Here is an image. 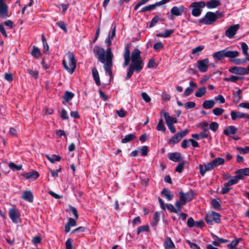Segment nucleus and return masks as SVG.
Instances as JSON below:
<instances>
[{"instance_id": "obj_1", "label": "nucleus", "mask_w": 249, "mask_h": 249, "mask_svg": "<svg viewBox=\"0 0 249 249\" xmlns=\"http://www.w3.org/2000/svg\"><path fill=\"white\" fill-rule=\"evenodd\" d=\"M238 55L239 53L238 51H228L227 50H221L213 54V57L217 60H221L225 57L233 58Z\"/></svg>"}, {"instance_id": "obj_2", "label": "nucleus", "mask_w": 249, "mask_h": 249, "mask_svg": "<svg viewBox=\"0 0 249 249\" xmlns=\"http://www.w3.org/2000/svg\"><path fill=\"white\" fill-rule=\"evenodd\" d=\"M106 60V63L104 65V68L106 72H107L111 77L112 75V58L113 54L111 52V49L108 48L106 51L105 54Z\"/></svg>"}, {"instance_id": "obj_3", "label": "nucleus", "mask_w": 249, "mask_h": 249, "mask_svg": "<svg viewBox=\"0 0 249 249\" xmlns=\"http://www.w3.org/2000/svg\"><path fill=\"white\" fill-rule=\"evenodd\" d=\"M68 56L69 58V66L67 65L65 60H63L62 63L65 69L70 73L72 74L76 68V60L74 55L72 53L69 52L68 53Z\"/></svg>"}, {"instance_id": "obj_4", "label": "nucleus", "mask_w": 249, "mask_h": 249, "mask_svg": "<svg viewBox=\"0 0 249 249\" xmlns=\"http://www.w3.org/2000/svg\"><path fill=\"white\" fill-rule=\"evenodd\" d=\"M220 216L219 213L212 211L206 214L205 220L207 224L213 225L220 222Z\"/></svg>"}, {"instance_id": "obj_5", "label": "nucleus", "mask_w": 249, "mask_h": 249, "mask_svg": "<svg viewBox=\"0 0 249 249\" xmlns=\"http://www.w3.org/2000/svg\"><path fill=\"white\" fill-rule=\"evenodd\" d=\"M217 18L218 17L215 13L212 12H208L203 18L199 20V22L200 23L206 25H212Z\"/></svg>"}, {"instance_id": "obj_6", "label": "nucleus", "mask_w": 249, "mask_h": 249, "mask_svg": "<svg viewBox=\"0 0 249 249\" xmlns=\"http://www.w3.org/2000/svg\"><path fill=\"white\" fill-rule=\"evenodd\" d=\"M179 195L180 203L183 205L193 199L195 193L192 190H190L186 193L181 191L179 192Z\"/></svg>"}, {"instance_id": "obj_7", "label": "nucleus", "mask_w": 249, "mask_h": 249, "mask_svg": "<svg viewBox=\"0 0 249 249\" xmlns=\"http://www.w3.org/2000/svg\"><path fill=\"white\" fill-rule=\"evenodd\" d=\"M206 5L204 1H200L197 2H194L190 5V7H193L192 14L194 17H198L201 12L200 8H204Z\"/></svg>"}, {"instance_id": "obj_8", "label": "nucleus", "mask_w": 249, "mask_h": 249, "mask_svg": "<svg viewBox=\"0 0 249 249\" xmlns=\"http://www.w3.org/2000/svg\"><path fill=\"white\" fill-rule=\"evenodd\" d=\"M93 52L98 61L105 65L106 62L105 50L99 46H95Z\"/></svg>"}, {"instance_id": "obj_9", "label": "nucleus", "mask_w": 249, "mask_h": 249, "mask_svg": "<svg viewBox=\"0 0 249 249\" xmlns=\"http://www.w3.org/2000/svg\"><path fill=\"white\" fill-rule=\"evenodd\" d=\"M9 216L13 222L18 223L20 219V214L18 210L13 208L9 210Z\"/></svg>"}, {"instance_id": "obj_10", "label": "nucleus", "mask_w": 249, "mask_h": 249, "mask_svg": "<svg viewBox=\"0 0 249 249\" xmlns=\"http://www.w3.org/2000/svg\"><path fill=\"white\" fill-rule=\"evenodd\" d=\"M209 61L208 58H205L197 62V66L199 71L201 72L207 71Z\"/></svg>"}, {"instance_id": "obj_11", "label": "nucleus", "mask_w": 249, "mask_h": 249, "mask_svg": "<svg viewBox=\"0 0 249 249\" xmlns=\"http://www.w3.org/2000/svg\"><path fill=\"white\" fill-rule=\"evenodd\" d=\"M239 28V24L231 26L225 31V36L229 38H232Z\"/></svg>"}, {"instance_id": "obj_12", "label": "nucleus", "mask_w": 249, "mask_h": 249, "mask_svg": "<svg viewBox=\"0 0 249 249\" xmlns=\"http://www.w3.org/2000/svg\"><path fill=\"white\" fill-rule=\"evenodd\" d=\"M8 7L3 0H0V18H5L8 17Z\"/></svg>"}, {"instance_id": "obj_13", "label": "nucleus", "mask_w": 249, "mask_h": 249, "mask_svg": "<svg viewBox=\"0 0 249 249\" xmlns=\"http://www.w3.org/2000/svg\"><path fill=\"white\" fill-rule=\"evenodd\" d=\"M186 9V8L182 5L179 7L174 6L171 8L170 12L172 16H180Z\"/></svg>"}, {"instance_id": "obj_14", "label": "nucleus", "mask_w": 249, "mask_h": 249, "mask_svg": "<svg viewBox=\"0 0 249 249\" xmlns=\"http://www.w3.org/2000/svg\"><path fill=\"white\" fill-rule=\"evenodd\" d=\"M129 67L135 70V71L140 72L143 67V60L140 59L132 62Z\"/></svg>"}, {"instance_id": "obj_15", "label": "nucleus", "mask_w": 249, "mask_h": 249, "mask_svg": "<svg viewBox=\"0 0 249 249\" xmlns=\"http://www.w3.org/2000/svg\"><path fill=\"white\" fill-rule=\"evenodd\" d=\"M229 71L232 73L236 74L245 75L248 74L247 68H244L239 67H233L229 70Z\"/></svg>"}, {"instance_id": "obj_16", "label": "nucleus", "mask_w": 249, "mask_h": 249, "mask_svg": "<svg viewBox=\"0 0 249 249\" xmlns=\"http://www.w3.org/2000/svg\"><path fill=\"white\" fill-rule=\"evenodd\" d=\"M231 116L232 120H236L239 118H247L249 120V114H245L241 112H235L232 111L231 112Z\"/></svg>"}, {"instance_id": "obj_17", "label": "nucleus", "mask_w": 249, "mask_h": 249, "mask_svg": "<svg viewBox=\"0 0 249 249\" xmlns=\"http://www.w3.org/2000/svg\"><path fill=\"white\" fill-rule=\"evenodd\" d=\"M130 52L129 49V46L127 44L124 49V65L127 66L129 64L130 61Z\"/></svg>"}, {"instance_id": "obj_18", "label": "nucleus", "mask_w": 249, "mask_h": 249, "mask_svg": "<svg viewBox=\"0 0 249 249\" xmlns=\"http://www.w3.org/2000/svg\"><path fill=\"white\" fill-rule=\"evenodd\" d=\"M199 169L200 175L202 176H204L207 171L211 170L212 169H213V167L211 165V163L209 162L207 164H199Z\"/></svg>"}, {"instance_id": "obj_19", "label": "nucleus", "mask_w": 249, "mask_h": 249, "mask_svg": "<svg viewBox=\"0 0 249 249\" xmlns=\"http://www.w3.org/2000/svg\"><path fill=\"white\" fill-rule=\"evenodd\" d=\"M21 197L27 202L31 203L33 202L34 196L31 191H23Z\"/></svg>"}, {"instance_id": "obj_20", "label": "nucleus", "mask_w": 249, "mask_h": 249, "mask_svg": "<svg viewBox=\"0 0 249 249\" xmlns=\"http://www.w3.org/2000/svg\"><path fill=\"white\" fill-rule=\"evenodd\" d=\"M168 157L171 160L174 162H179L182 159L181 154L178 152L169 153Z\"/></svg>"}, {"instance_id": "obj_21", "label": "nucleus", "mask_w": 249, "mask_h": 249, "mask_svg": "<svg viewBox=\"0 0 249 249\" xmlns=\"http://www.w3.org/2000/svg\"><path fill=\"white\" fill-rule=\"evenodd\" d=\"M22 175L27 179H36L39 176L38 172L33 171L28 173H23Z\"/></svg>"}, {"instance_id": "obj_22", "label": "nucleus", "mask_w": 249, "mask_h": 249, "mask_svg": "<svg viewBox=\"0 0 249 249\" xmlns=\"http://www.w3.org/2000/svg\"><path fill=\"white\" fill-rule=\"evenodd\" d=\"M190 87L186 88L184 92L183 95L185 97L190 95L194 91V88L197 87V85L193 81L189 83Z\"/></svg>"}, {"instance_id": "obj_23", "label": "nucleus", "mask_w": 249, "mask_h": 249, "mask_svg": "<svg viewBox=\"0 0 249 249\" xmlns=\"http://www.w3.org/2000/svg\"><path fill=\"white\" fill-rule=\"evenodd\" d=\"M76 220L74 218H70L68 219L67 224L65 226V231L69 232L71 230V227H74L76 225Z\"/></svg>"}, {"instance_id": "obj_24", "label": "nucleus", "mask_w": 249, "mask_h": 249, "mask_svg": "<svg viewBox=\"0 0 249 249\" xmlns=\"http://www.w3.org/2000/svg\"><path fill=\"white\" fill-rule=\"evenodd\" d=\"M235 174L239 175L241 177V179H243L245 176H249V168L239 169L236 171Z\"/></svg>"}, {"instance_id": "obj_25", "label": "nucleus", "mask_w": 249, "mask_h": 249, "mask_svg": "<svg viewBox=\"0 0 249 249\" xmlns=\"http://www.w3.org/2000/svg\"><path fill=\"white\" fill-rule=\"evenodd\" d=\"M241 93L242 90L240 89H239L236 91L233 92V102L234 103L237 104L241 101L242 98Z\"/></svg>"}, {"instance_id": "obj_26", "label": "nucleus", "mask_w": 249, "mask_h": 249, "mask_svg": "<svg viewBox=\"0 0 249 249\" xmlns=\"http://www.w3.org/2000/svg\"><path fill=\"white\" fill-rule=\"evenodd\" d=\"M141 59V52L138 49H135L131 53V61Z\"/></svg>"}, {"instance_id": "obj_27", "label": "nucleus", "mask_w": 249, "mask_h": 249, "mask_svg": "<svg viewBox=\"0 0 249 249\" xmlns=\"http://www.w3.org/2000/svg\"><path fill=\"white\" fill-rule=\"evenodd\" d=\"M161 195L166 198L168 201L171 200L174 197L171 192L167 189H163L161 192Z\"/></svg>"}, {"instance_id": "obj_28", "label": "nucleus", "mask_w": 249, "mask_h": 249, "mask_svg": "<svg viewBox=\"0 0 249 249\" xmlns=\"http://www.w3.org/2000/svg\"><path fill=\"white\" fill-rule=\"evenodd\" d=\"M164 248L165 249H175V246L172 241L171 238L167 237L165 239V241L164 243Z\"/></svg>"}, {"instance_id": "obj_29", "label": "nucleus", "mask_w": 249, "mask_h": 249, "mask_svg": "<svg viewBox=\"0 0 249 249\" xmlns=\"http://www.w3.org/2000/svg\"><path fill=\"white\" fill-rule=\"evenodd\" d=\"M237 131V129L234 126H229L223 131L225 135L228 136L230 134H234Z\"/></svg>"}, {"instance_id": "obj_30", "label": "nucleus", "mask_w": 249, "mask_h": 249, "mask_svg": "<svg viewBox=\"0 0 249 249\" xmlns=\"http://www.w3.org/2000/svg\"><path fill=\"white\" fill-rule=\"evenodd\" d=\"M220 5V2L219 0H210L206 4V6L209 9L216 8Z\"/></svg>"}, {"instance_id": "obj_31", "label": "nucleus", "mask_w": 249, "mask_h": 249, "mask_svg": "<svg viewBox=\"0 0 249 249\" xmlns=\"http://www.w3.org/2000/svg\"><path fill=\"white\" fill-rule=\"evenodd\" d=\"M215 104V102L213 100H205L204 101L202 106L205 109H211L213 107H214V106Z\"/></svg>"}, {"instance_id": "obj_32", "label": "nucleus", "mask_w": 249, "mask_h": 249, "mask_svg": "<svg viewBox=\"0 0 249 249\" xmlns=\"http://www.w3.org/2000/svg\"><path fill=\"white\" fill-rule=\"evenodd\" d=\"M92 74L93 78L97 86H100L101 85V82L100 80V77L99 73L98 71L96 68H93L92 70Z\"/></svg>"}, {"instance_id": "obj_33", "label": "nucleus", "mask_w": 249, "mask_h": 249, "mask_svg": "<svg viewBox=\"0 0 249 249\" xmlns=\"http://www.w3.org/2000/svg\"><path fill=\"white\" fill-rule=\"evenodd\" d=\"M241 179V177L237 174H236L235 176L226 182V185L231 186L235 184L238 182L239 180Z\"/></svg>"}, {"instance_id": "obj_34", "label": "nucleus", "mask_w": 249, "mask_h": 249, "mask_svg": "<svg viewBox=\"0 0 249 249\" xmlns=\"http://www.w3.org/2000/svg\"><path fill=\"white\" fill-rule=\"evenodd\" d=\"M225 160L224 159L221 158H216L214 159L213 160L210 162L211 163V165L213 166V167H216L218 165L222 164L224 163Z\"/></svg>"}, {"instance_id": "obj_35", "label": "nucleus", "mask_w": 249, "mask_h": 249, "mask_svg": "<svg viewBox=\"0 0 249 249\" xmlns=\"http://www.w3.org/2000/svg\"><path fill=\"white\" fill-rule=\"evenodd\" d=\"M163 115L166 123L167 120L169 121V123H171V124H176L178 122L176 118L171 117L168 112H164Z\"/></svg>"}, {"instance_id": "obj_36", "label": "nucleus", "mask_w": 249, "mask_h": 249, "mask_svg": "<svg viewBox=\"0 0 249 249\" xmlns=\"http://www.w3.org/2000/svg\"><path fill=\"white\" fill-rule=\"evenodd\" d=\"M174 32V30L173 29L171 30H166L165 31L164 33H160L157 34V36L160 37H169Z\"/></svg>"}, {"instance_id": "obj_37", "label": "nucleus", "mask_w": 249, "mask_h": 249, "mask_svg": "<svg viewBox=\"0 0 249 249\" xmlns=\"http://www.w3.org/2000/svg\"><path fill=\"white\" fill-rule=\"evenodd\" d=\"M206 92V88L205 87L203 86L198 89L195 93V95L197 97H201L204 95Z\"/></svg>"}, {"instance_id": "obj_38", "label": "nucleus", "mask_w": 249, "mask_h": 249, "mask_svg": "<svg viewBox=\"0 0 249 249\" xmlns=\"http://www.w3.org/2000/svg\"><path fill=\"white\" fill-rule=\"evenodd\" d=\"M47 159L52 163H54L55 161H59L61 160V157L56 155H53L51 157L48 155H45Z\"/></svg>"}, {"instance_id": "obj_39", "label": "nucleus", "mask_w": 249, "mask_h": 249, "mask_svg": "<svg viewBox=\"0 0 249 249\" xmlns=\"http://www.w3.org/2000/svg\"><path fill=\"white\" fill-rule=\"evenodd\" d=\"M157 6H159L157 3L156 2L155 4L150 5L148 6L143 7L140 11L141 13H144L147 11H149L155 9Z\"/></svg>"}, {"instance_id": "obj_40", "label": "nucleus", "mask_w": 249, "mask_h": 249, "mask_svg": "<svg viewBox=\"0 0 249 249\" xmlns=\"http://www.w3.org/2000/svg\"><path fill=\"white\" fill-rule=\"evenodd\" d=\"M31 54L33 56L37 58L40 57L41 56V53L39 49L36 46H34L33 47Z\"/></svg>"}, {"instance_id": "obj_41", "label": "nucleus", "mask_w": 249, "mask_h": 249, "mask_svg": "<svg viewBox=\"0 0 249 249\" xmlns=\"http://www.w3.org/2000/svg\"><path fill=\"white\" fill-rule=\"evenodd\" d=\"M181 139L178 134V133L175 135L173 137H172L171 139L169 141V143L170 144H173L175 143H177L179 142V141Z\"/></svg>"}, {"instance_id": "obj_42", "label": "nucleus", "mask_w": 249, "mask_h": 249, "mask_svg": "<svg viewBox=\"0 0 249 249\" xmlns=\"http://www.w3.org/2000/svg\"><path fill=\"white\" fill-rule=\"evenodd\" d=\"M74 94L72 92L66 91L64 93L63 98L66 102H68L69 101L72 99V98L74 97Z\"/></svg>"}, {"instance_id": "obj_43", "label": "nucleus", "mask_w": 249, "mask_h": 249, "mask_svg": "<svg viewBox=\"0 0 249 249\" xmlns=\"http://www.w3.org/2000/svg\"><path fill=\"white\" fill-rule=\"evenodd\" d=\"M241 49L244 55L248 56L247 60L249 61V54L248 52V46L245 42H242L241 44Z\"/></svg>"}, {"instance_id": "obj_44", "label": "nucleus", "mask_w": 249, "mask_h": 249, "mask_svg": "<svg viewBox=\"0 0 249 249\" xmlns=\"http://www.w3.org/2000/svg\"><path fill=\"white\" fill-rule=\"evenodd\" d=\"M41 39L42 41L43 45V52L44 53H46L49 50V45L46 41V39L44 35H42L41 36Z\"/></svg>"}, {"instance_id": "obj_45", "label": "nucleus", "mask_w": 249, "mask_h": 249, "mask_svg": "<svg viewBox=\"0 0 249 249\" xmlns=\"http://www.w3.org/2000/svg\"><path fill=\"white\" fill-rule=\"evenodd\" d=\"M135 137V135L133 134L127 135L122 140V142L123 143H127L132 141Z\"/></svg>"}, {"instance_id": "obj_46", "label": "nucleus", "mask_w": 249, "mask_h": 249, "mask_svg": "<svg viewBox=\"0 0 249 249\" xmlns=\"http://www.w3.org/2000/svg\"><path fill=\"white\" fill-rule=\"evenodd\" d=\"M8 166L13 171H19L22 168L21 165H17L13 162L9 163Z\"/></svg>"}, {"instance_id": "obj_47", "label": "nucleus", "mask_w": 249, "mask_h": 249, "mask_svg": "<svg viewBox=\"0 0 249 249\" xmlns=\"http://www.w3.org/2000/svg\"><path fill=\"white\" fill-rule=\"evenodd\" d=\"M157 129L158 131H161L162 132H164L166 130V127L162 120H160L159 121L157 126Z\"/></svg>"}, {"instance_id": "obj_48", "label": "nucleus", "mask_w": 249, "mask_h": 249, "mask_svg": "<svg viewBox=\"0 0 249 249\" xmlns=\"http://www.w3.org/2000/svg\"><path fill=\"white\" fill-rule=\"evenodd\" d=\"M68 211L72 214V215L74 217V218H75L76 219H77L78 218V214L77 213V211L75 207L70 206Z\"/></svg>"}, {"instance_id": "obj_49", "label": "nucleus", "mask_w": 249, "mask_h": 249, "mask_svg": "<svg viewBox=\"0 0 249 249\" xmlns=\"http://www.w3.org/2000/svg\"><path fill=\"white\" fill-rule=\"evenodd\" d=\"M160 220V214L158 212H156L153 216V221L152 223V226H156Z\"/></svg>"}, {"instance_id": "obj_50", "label": "nucleus", "mask_w": 249, "mask_h": 249, "mask_svg": "<svg viewBox=\"0 0 249 249\" xmlns=\"http://www.w3.org/2000/svg\"><path fill=\"white\" fill-rule=\"evenodd\" d=\"M241 240H242V239L240 238H238V239H236L234 240H232L231 242V243L229 245H228V247L231 249H233L238 245L239 242Z\"/></svg>"}, {"instance_id": "obj_51", "label": "nucleus", "mask_w": 249, "mask_h": 249, "mask_svg": "<svg viewBox=\"0 0 249 249\" xmlns=\"http://www.w3.org/2000/svg\"><path fill=\"white\" fill-rule=\"evenodd\" d=\"M149 231V226L148 225H143L138 227L137 229V233L138 234H139L141 232L148 231Z\"/></svg>"}, {"instance_id": "obj_52", "label": "nucleus", "mask_w": 249, "mask_h": 249, "mask_svg": "<svg viewBox=\"0 0 249 249\" xmlns=\"http://www.w3.org/2000/svg\"><path fill=\"white\" fill-rule=\"evenodd\" d=\"M204 48V47L203 46H198L192 50V53L193 54H199Z\"/></svg>"}, {"instance_id": "obj_53", "label": "nucleus", "mask_w": 249, "mask_h": 249, "mask_svg": "<svg viewBox=\"0 0 249 249\" xmlns=\"http://www.w3.org/2000/svg\"><path fill=\"white\" fill-rule=\"evenodd\" d=\"M213 113L216 116H220L222 114L224 109L220 107H215L213 110Z\"/></svg>"}, {"instance_id": "obj_54", "label": "nucleus", "mask_w": 249, "mask_h": 249, "mask_svg": "<svg viewBox=\"0 0 249 249\" xmlns=\"http://www.w3.org/2000/svg\"><path fill=\"white\" fill-rule=\"evenodd\" d=\"M240 77L234 75H232L230 77L226 78L224 79V81L228 82H235L239 79H240Z\"/></svg>"}, {"instance_id": "obj_55", "label": "nucleus", "mask_w": 249, "mask_h": 249, "mask_svg": "<svg viewBox=\"0 0 249 249\" xmlns=\"http://www.w3.org/2000/svg\"><path fill=\"white\" fill-rule=\"evenodd\" d=\"M184 162L179 163L176 167L175 171L179 173H181L184 167Z\"/></svg>"}, {"instance_id": "obj_56", "label": "nucleus", "mask_w": 249, "mask_h": 249, "mask_svg": "<svg viewBox=\"0 0 249 249\" xmlns=\"http://www.w3.org/2000/svg\"><path fill=\"white\" fill-rule=\"evenodd\" d=\"M212 206L214 209H219L220 208V204L219 202L215 199H213L212 201Z\"/></svg>"}, {"instance_id": "obj_57", "label": "nucleus", "mask_w": 249, "mask_h": 249, "mask_svg": "<svg viewBox=\"0 0 249 249\" xmlns=\"http://www.w3.org/2000/svg\"><path fill=\"white\" fill-rule=\"evenodd\" d=\"M153 48L155 50L159 51L161 49H163L164 48V46L162 43L160 41L154 44Z\"/></svg>"}, {"instance_id": "obj_58", "label": "nucleus", "mask_w": 249, "mask_h": 249, "mask_svg": "<svg viewBox=\"0 0 249 249\" xmlns=\"http://www.w3.org/2000/svg\"><path fill=\"white\" fill-rule=\"evenodd\" d=\"M27 71L28 73L35 78L36 79L38 77V72L36 70H32L29 69L27 70Z\"/></svg>"}, {"instance_id": "obj_59", "label": "nucleus", "mask_w": 249, "mask_h": 249, "mask_svg": "<svg viewBox=\"0 0 249 249\" xmlns=\"http://www.w3.org/2000/svg\"><path fill=\"white\" fill-rule=\"evenodd\" d=\"M159 18L157 16L154 17L151 20L149 25V28H152L154 26L159 20Z\"/></svg>"}, {"instance_id": "obj_60", "label": "nucleus", "mask_w": 249, "mask_h": 249, "mask_svg": "<svg viewBox=\"0 0 249 249\" xmlns=\"http://www.w3.org/2000/svg\"><path fill=\"white\" fill-rule=\"evenodd\" d=\"M218 127V124L216 122H212L209 125V128L213 131H216Z\"/></svg>"}, {"instance_id": "obj_61", "label": "nucleus", "mask_w": 249, "mask_h": 249, "mask_svg": "<svg viewBox=\"0 0 249 249\" xmlns=\"http://www.w3.org/2000/svg\"><path fill=\"white\" fill-rule=\"evenodd\" d=\"M166 124L172 133H175L176 132V128L173 124H171V123H169V121L167 120Z\"/></svg>"}, {"instance_id": "obj_62", "label": "nucleus", "mask_w": 249, "mask_h": 249, "mask_svg": "<svg viewBox=\"0 0 249 249\" xmlns=\"http://www.w3.org/2000/svg\"><path fill=\"white\" fill-rule=\"evenodd\" d=\"M56 24L58 25L64 31L67 32L66 25L63 21H58L56 23Z\"/></svg>"}, {"instance_id": "obj_63", "label": "nucleus", "mask_w": 249, "mask_h": 249, "mask_svg": "<svg viewBox=\"0 0 249 249\" xmlns=\"http://www.w3.org/2000/svg\"><path fill=\"white\" fill-rule=\"evenodd\" d=\"M186 242L189 245L192 249H200V247L195 243H192L190 240H187Z\"/></svg>"}, {"instance_id": "obj_64", "label": "nucleus", "mask_w": 249, "mask_h": 249, "mask_svg": "<svg viewBox=\"0 0 249 249\" xmlns=\"http://www.w3.org/2000/svg\"><path fill=\"white\" fill-rule=\"evenodd\" d=\"M237 150L241 153L246 154L249 152V146H246L244 148L238 147Z\"/></svg>"}]
</instances>
